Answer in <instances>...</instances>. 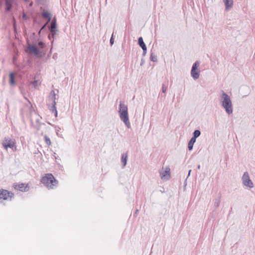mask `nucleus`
<instances>
[{"label": "nucleus", "instance_id": "1", "mask_svg": "<svg viewBox=\"0 0 255 255\" xmlns=\"http://www.w3.org/2000/svg\"><path fill=\"white\" fill-rule=\"evenodd\" d=\"M221 93L220 100L222 106L225 109L228 115L232 114L233 111V108L230 97L223 90H221Z\"/></svg>", "mask_w": 255, "mask_h": 255}, {"label": "nucleus", "instance_id": "2", "mask_svg": "<svg viewBox=\"0 0 255 255\" xmlns=\"http://www.w3.org/2000/svg\"><path fill=\"white\" fill-rule=\"evenodd\" d=\"M41 182L48 189H54L58 184V181L51 173L46 174L42 177Z\"/></svg>", "mask_w": 255, "mask_h": 255}, {"label": "nucleus", "instance_id": "3", "mask_svg": "<svg viewBox=\"0 0 255 255\" xmlns=\"http://www.w3.org/2000/svg\"><path fill=\"white\" fill-rule=\"evenodd\" d=\"M119 113L121 120L125 124L128 128H130V124L128 119V107L121 102L119 105Z\"/></svg>", "mask_w": 255, "mask_h": 255}, {"label": "nucleus", "instance_id": "4", "mask_svg": "<svg viewBox=\"0 0 255 255\" xmlns=\"http://www.w3.org/2000/svg\"><path fill=\"white\" fill-rule=\"evenodd\" d=\"M56 94L55 93V91L54 90H52L48 96V104L47 105L48 106V108L49 110L53 113H54V115L55 117L57 116V111L56 110Z\"/></svg>", "mask_w": 255, "mask_h": 255}, {"label": "nucleus", "instance_id": "5", "mask_svg": "<svg viewBox=\"0 0 255 255\" xmlns=\"http://www.w3.org/2000/svg\"><path fill=\"white\" fill-rule=\"evenodd\" d=\"M14 197V194L7 190L0 189V199L11 200Z\"/></svg>", "mask_w": 255, "mask_h": 255}, {"label": "nucleus", "instance_id": "6", "mask_svg": "<svg viewBox=\"0 0 255 255\" xmlns=\"http://www.w3.org/2000/svg\"><path fill=\"white\" fill-rule=\"evenodd\" d=\"M242 179L243 183L245 186L249 188H253L254 187V184L252 181L250 179L249 174L247 171L244 172Z\"/></svg>", "mask_w": 255, "mask_h": 255}, {"label": "nucleus", "instance_id": "7", "mask_svg": "<svg viewBox=\"0 0 255 255\" xmlns=\"http://www.w3.org/2000/svg\"><path fill=\"white\" fill-rule=\"evenodd\" d=\"M199 62L197 61L193 65L191 75L194 80H196L199 77L200 71L198 70V67L199 66Z\"/></svg>", "mask_w": 255, "mask_h": 255}, {"label": "nucleus", "instance_id": "8", "mask_svg": "<svg viewBox=\"0 0 255 255\" xmlns=\"http://www.w3.org/2000/svg\"><path fill=\"white\" fill-rule=\"evenodd\" d=\"M160 176L162 180H169L170 178V169L169 166L162 168L160 171Z\"/></svg>", "mask_w": 255, "mask_h": 255}, {"label": "nucleus", "instance_id": "9", "mask_svg": "<svg viewBox=\"0 0 255 255\" xmlns=\"http://www.w3.org/2000/svg\"><path fill=\"white\" fill-rule=\"evenodd\" d=\"M2 144L5 149L8 148H12L14 146H15V142L9 137H4Z\"/></svg>", "mask_w": 255, "mask_h": 255}, {"label": "nucleus", "instance_id": "10", "mask_svg": "<svg viewBox=\"0 0 255 255\" xmlns=\"http://www.w3.org/2000/svg\"><path fill=\"white\" fill-rule=\"evenodd\" d=\"M26 51L28 52L29 54H34L35 56L38 55L40 53V51L37 47L34 44H31L30 43H28Z\"/></svg>", "mask_w": 255, "mask_h": 255}, {"label": "nucleus", "instance_id": "11", "mask_svg": "<svg viewBox=\"0 0 255 255\" xmlns=\"http://www.w3.org/2000/svg\"><path fill=\"white\" fill-rule=\"evenodd\" d=\"M13 187L15 189L19 190L22 192L27 191L29 188L28 184H25L24 183L14 184Z\"/></svg>", "mask_w": 255, "mask_h": 255}, {"label": "nucleus", "instance_id": "12", "mask_svg": "<svg viewBox=\"0 0 255 255\" xmlns=\"http://www.w3.org/2000/svg\"><path fill=\"white\" fill-rule=\"evenodd\" d=\"M13 2L14 0H4L5 11L6 12H9L11 10Z\"/></svg>", "mask_w": 255, "mask_h": 255}, {"label": "nucleus", "instance_id": "13", "mask_svg": "<svg viewBox=\"0 0 255 255\" xmlns=\"http://www.w3.org/2000/svg\"><path fill=\"white\" fill-rule=\"evenodd\" d=\"M41 16L43 18L47 19V22H49L51 20V14L47 11L44 10L42 11Z\"/></svg>", "mask_w": 255, "mask_h": 255}, {"label": "nucleus", "instance_id": "14", "mask_svg": "<svg viewBox=\"0 0 255 255\" xmlns=\"http://www.w3.org/2000/svg\"><path fill=\"white\" fill-rule=\"evenodd\" d=\"M225 3L226 9L227 10L229 8L233 7V0H223Z\"/></svg>", "mask_w": 255, "mask_h": 255}, {"label": "nucleus", "instance_id": "15", "mask_svg": "<svg viewBox=\"0 0 255 255\" xmlns=\"http://www.w3.org/2000/svg\"><path fill=\"white\" fill-rule=\"evenodd\" d=\"M127 160H128L127 153L122 154V157H121V162L123 164V167H124L126 165L127 162Z\"/></svg>", "mask_w": 255, "mask_h": 255}, {"label": "nucleus", "instance_id": "16", "mask_svg": "<svg viewBox=\"0 0 255 255\" xmlns=\"http://www.w3.org/2000/svg\"><path fill=\"white\" fill-rule=\"evenodd\" d=\"M57 29L56 19L54 17L51 21L50 26H48V29Z\"/></svg>", "mask_w": 255, "mask_h": 255}, {"label": "nucleus", "instance_id": "17", "mask_svg": "<svg viewBox=\"0 0 255 255\" xmlns=\"http://www.w3.org/2000/svg\"><path fill=\"white\" fill-rule=\"evenodd\" d=\"M50 34L48 35V38L49 40L51 39V37L53 39L55 35L57 34L58 30L57 29H49Z\"/></svg>", "mask_w": 255, "mask_h": 255}, {"label": "nucleus", "instance_id": "18", "mask_svg": "<svg viewBox=\"0 0 255 255\" xmlns=\"http://www.w3.org/2000/svg\"><path fill=\"white\" fill-rule=\"evenodd\" d=\"M196 139L194 138V137H192V138L190 139V141H189L188 144V148L189 150H191L193 149V145H194V143L196 141Z\"/></svg>", "mask_w": 255, "mask_h": 255}, {"label": "nucleus", "instance_id": "19", "mask_svg": "<svg viewBox=\"0 0 255 255\" xmlns=\"http://www.w3.org/2000/svg\"><path fill=\"white\" fill-rule=\"evenodd\" d=\"M138 44L142 49L146 48L142 37H140L138 38Z\"/></svg>", "mask_w": 255, "mask_h": 255}, {"label": "nucleus", "instance_id": "20", "mask_svg": "<svg viewBox=\"0 0 255 255\" xmlns=\"http://www.w3.org/2000/svg\"><path fill=\"white\" fill-rule=\"evenodd\" d=\"M9 84L12 86H13L15 84L14 75L13 73H10L9 74Z\"/></svg>", "mask_w": 255, "mask_h": 255}, {"label": "nucleus", "instance_id": "21", "mask_svg": "<svg viewBox=\"0 0 255 255\" xmlns=\"http://www.w3.org/2000/svg\"><path fill=\"white\" fill-rule=\"evenodd\" d=\"M150 59L151 61L153 62H156L157 59V56L155 55V54L153 52H151L150 55Z\"/></svg>", "mask_w": 255, "mask_h": 255}, {"label": "nucleus", "instance_id": "22", "mask_svg": "<svg viewBox=\"0 0 255 255\" xmlns=\"http://www.w3.org/2000/svg\"><path fill=\"white\" fill-rule=\"evenodd\" d=\"M201 134V131L198 130L196 129L193 132V136L192 137H194V138L196 139L198 137H199Z\"/></svg>", "mask_w": 255, "mask_h": 255}, {"label": "nucleus", "instance_id": "23", "mask_svg": "<svg viewBox=\"0 0 255 255\" xmlns=\"http://www.w3.org/2000/svg\"><path fill=\"white\" fill-rule=\"evenodd\" d=\"M221 201V197H219L217 198H216L215 199V202H214V206L216 208H217L219 206L220 203Z\"/></svg>", "mask_w": 255, "mask_h": 255}, {"label": "nucleus", "instance_id": "24", "mask_svg": "<svg viewBox=\"0 0 255 255\" xmlns=\"http://www.w3.org/2000/svg\"><path fill=\"white\" fill-rule=\"evenodd\" d=\"M44 140H45L46 143L48 145H50L51 144V140H50V139L49 138V137L47 135H44Z\"/></svg>", "mask_w": 255, "mask_h": 255}, {"label": "nucleus", "instance_id": "25", "mask_svg": "<svg viewBox=\"0 0 255 255\" xmlns=\"http://www.w3.org/2000/svg\"><path fill=\"white\" fill-rule=\"evenodd\" d=\"M36 122L37 124V125H36V129L38 130L40 129V127H41V126L42 125L45 126V124H43H43H41V123H40L39 119H37L36 121Z\"/></svg>", "mask_w": 255, "mask_h": 255}, {"label": "nucleus", "instance_id": "26", "mask_svg": "<svg viewBox=\"0 0 255 255\" xmlns=\"http://www.w3.org/2000/svg\"><path fill=\"white\" fill-rule=\"evenodd\" d=\"M37 45L40 48H43L45 46V43L42 41L39 42Z\"/></svg>", "mask_w": 255, "mask_h": 255}, {"label": "nucleus", "instance_id": "27", "mask_svg": "<svg viewBox=\"0 0 255 255\" xmlns=\"http://www.w3.org/2000/svg\"><path fill=\"white\" fill-rule=\"evenodd\" d=\"M167 89V85L164 84H162V91L163 93H165Z\"/></svg>", "mask_w": 255, "mask_h": 255}, {"label": "nucleus", "instance_id": "28", "mask_svg": "<svg viewBox=\"0 0 255 255\" xmlns=\"http://www.w3.org/2000/svg\"><path fill=\"white\" fill-rule=\"evenodd\" d=\"M114 43V39L113 34L110 38V43L111 46L113 45Z\"/></svg>", "mask_w": 255, "mask_h": 255}, {"label": "nucleus", "instance_id": "29", "mask_svg": "<svg viewBox=\"0 0 255 255\" xmlns=\"http://www.w3.org/2000/svg\"><path fill=\"white\" fill-rule=\"evenodd\" d=\"M31 84L35 88H36L37 86V81L35 80L33 82H32Z\"/></svg>", "mask_w": 255, "mask_h": 255}, {"label": "nucleus", "instance_id": "30", "mask_svg": "<svg viewBox=\"0 0 255 255\" xmlns=\"http://www.w3.org/2000/svg\"><path fill=\"white\" fill-rule=\"evenodd\" d=\"M49 23V22H46L42 27L41 28H40L41 30H43L45 27L46 26H47V25Z\"/></svg>", "mask_w": 255, "mask_h": 255}, {"label": "nucleus", "instance_id": "31", "mask_svg": "<svg viewBox=\"0 0 255 255\" xmlns=\"http://www.w3.org/2000/svg\"><path fill=\"white\" fill-rule=\"evenodd\" d=\"M143 50V53H142V55L143 56H145L146 53V51H147V48H143V49H142Z\"/></svg>", "mask_w": 255, "mask_h": 255}, {"label": "nucleus", "instance_id": "32", "mask_svg": "<svg viewBox=\"0 0 255 255\" xmlns=\"http://www.w3.org/2000/svg\"><path fill=\"white\" fill-rule=\"evenodd\" d=\"M22 17V18L25 19V20H26L27 18V16L26 14L25 13H23Z\"/></svg>", "mask_w": 255, "mask_h": 255}, {"label": "nucleus", "instance_id": "33", "mask_svg": "<svg viewBox=\"0 0 255 255\" xmlns=\"http://www.w3.org/2000/svg\"><path fill=\"white\" fill-rule=\"evenodd\" d=\"M144 63V60L143 59H142L141 60L140 65L142 66Z\"/></svg>", "mask_w": 255, "mask_h": 255}, {"label": "nucleus", "instance_id": "34", "mask_svg": "<svg viewBox=\"0 0 255 255\" xmlns=\"http://www.w3.org/2000/svg\"><path fill=\"white\" fill-rule=\"evenodd\" d=\"M191 172V170H189V171L188 172V177L190 175Z\"/></svg>", "mask_w": 255, "mask_h": 255}, {"label": "nucleus", "instance_id": "35", "mask_svg": "<svg viewBox=\"0 0 255 255\" xmlns=\"http://www.w3.org/2000/svg\"><path fill=\"white\" fill-rule=\"evenodd\" d=\"M41 31L42 30H41V29L39 30V31H38V35L40 34V33H41Z\"/></svg>", "mask_w": 255, "mask_h": 255}, {"label": "nucleus", "instance_id": "36", "mask_svg": "<svg viewBox=\"0 0 255 255\" xmlns=\"http://www.w3.org/2000/svg\"><path fill=\"white\" fill-rule=\"evenodd\" d=\"M200 167H201L200 165H198V166H197L198 169H200Z\"/></svg>", "mask_w": 255, "mask_h": 255}, {"label": "nucleus", "instance_id": "37", "mask_svg": "<svg viewBox=\"0 0 255 255\" xmlns=\"http://www.w3.org/2000/svg\"><path fill=\"white\" fill-rule=\"evenodd\" d=\"M25 0V1H26V2H28V1H29V0Z\"/></svg>", "mask_w": 255, "mask_h": 255}, {"label": "nucleus", "instance_id": "38", "mask_svg": "<svg viewBox=\"0 0 255 255\" xmlns=\"http://www.w3.org/2000/svg\"><path fill=\"white\" fill-rule=\"evenodd\" d=\"M138 210H136V213H138Z\"/></svg>", "mask_w": 255, "mask_h": 255}, {"label": "nucleus", "instance_id": "39", "mask_svg": "<svg viewBox=\"0 0 255 255\" xmlns=\"http://www.w3.org/2000/svg\"><path fill=\"white\" fill-rule=\"evenodd\" d=\"M53 58L56 57V56L53 55Z\"/></svg>", "mask_w": 255, "mask_h": 255}, {"label": "nucleus", "instance_id": "40", "mask_svg": "<svg viewBox=\"0 0 255 255\" xmlns=\"http://www.w3.org/2000/svg\"><path fill=\"white\" fill-rule=\"evenodd\" d=\"M53 58L56 57V56L53 55Z\"/></svg>", "mask_w": 255, "mask_h": 255}, {"label": "nucleus", "instance_id": "41", "mask_svg": "<svg viewBox=\"0 0 255 255\" xmlns=\"http://www.w3.org/2000/svg\"><path fill=\"white\" fill-rule=\"evenodd\" d=\"M33 35H35V33H33Z\"/></svg>", "mask_w": 255, "mask_h": 255}]
</instances>
